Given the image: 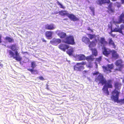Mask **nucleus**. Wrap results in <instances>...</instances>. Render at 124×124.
<instances>
[{"instance_id":"33","label":"nucleus","mask_w":124,"mask_h":124,"mask_svg":"<svg viewBox=\"0 0 124 124\" xmlns=\"http://www.w3.org/2000/svg\"><path fill=\"white\" fill-rule=\"evenodd\" d=\"M119 29L120 31V33L123 35L124 34L122 30L124 29V25L123 24H121L120 26V28H119Z\"/></svg>"},{"instance_id":"41","label":"nucleus","mask_w":124,"mask_h":124,"mask_svg":"<svg viewBox=\"0 0 124 124\" xmlns=\"http://www.w3.org/2000/svg\"><path fill=\"white\" fill-rule=\"evenodd\" d=\"M113 32H111V30L110 32L109 33V34H110L112 37H114L115 36V35L114 34H112V33Z\"/></svg>"},{"instance_id":"36","label":"nucleus","mask_w":124,"mask_h":124,"mask_svg":"<svg viewBox=\"0 0 124 124\" xmlns=\"http://www.w3.org/2000/svg\"><path fill=\"white\" fill-rule=\"evenodd\" d=\"M89 9L91 10V11L92 12L93 16L95 15L94 14V8L92 7H89Z\"/></svg>"},{"instance_id":"15","label":"nucleus","mask_w":124,"mask_h":124,"mask_svg":"<svg viewBox=\"0 0 124 124\" xmlns=\"http://www.w3.org/2000/svg\"><path fill=\"white\" fill-rule=\"evenodd\" d=\"M100 43L101 44V46L104 47L108 44V42L106 40L105 38L103 37H101L100 38Z\"/></svg>"},{"instance_id":"11","label":"nucleus","mask_w":124,"mask_h":124,"mask_svg":"<svg viewBox=\"0 0 124 124\" xmlns=\"http://www.w3.org/2000/svg\"><path fill=\"white\" fill-rule=\"evenodd\" d=\"M112 58L115 59H116L119 58V54L116 50H112L111 52Z\"/></svg>"},{"instance_id":"47","label":"nucleus","mask_w":124,"mask_h":124,"mask_svg":"<svg viewBox=\"0 0 124 124\" xmlns=\"http://www.w3.org/2000/svg\"><path fill=\"white\" fill-rule=\"evenodd\" d=\"M122 4H124V0H120Z\"/></svg>"},{"instance_id":"30","label":"nucleus","mask_w":124,"mask_h":124,"mask_svg":"<svg viewBox=\"0 0 124 124\" xmlns=\"http://www.w3.org/2000/svg\"><path fill=\"white\" fill-rule=\"evenodd\" d=\"M5 39L9 43H12L14 41V40L12 38L8 36L6 37L5 38Z\"/></svg>"},{"instance_id":"28","label":"nucleus","mask_w":124,"mask_h":124,"mask_svg":"<svg viewBox=\"0 0 124 124\" xmlns=\"http://www.w3.org/2000/svg\"><path fill=\"white\" fill-rule=\"evenodd\" d=\"M90 50L92 51V55L93 56V55L95 56H96L98 55V52L96 49L91 48Z\"/></svg>"},{"instance_id":"10","label":"nucleus","mask_w":124,"mask_h":124,"mask_svg":"<svg viewBox=\"0 0 124 124\" xmlns=\"http://www.w3.org/2000/svg\"><path fill=\"white\" fill-rule=\"evenodd\" d=\"M122 23L124 24V12H123L119 16L118 21L114 22V23L115 24H120Z\"/></svg>"},{"instance_id":"39","label":"nucleus","mask_w":124,"mask_h":124,"mask_svg":"<svg viewBox=\"0 0 124 124\" xmlns=\"http://www.w3.org/2000/svg\"><path fill=\"white\" fill-rule=\"evenodd\" d=\"M12 50L15 51L16 50V46L15 45H12L10 47V48Z\"/></svg>"},{"instance_id":"27","label":"nucleus","mask_w":124,"mask_h":124,"mask_svg":"<svg viewBox=\"0 0 124 124\" xmlns=\"http://www.w3.org/2000/svg\"><path fill=\"white\" fill-rule=\"evenodd\" d=\"M87 34L88 36L89 39L91 40H92L93 39H94V40H95V39H96L97 36L94 34Z\"/></svg>"},{"instance_id":"21","label":"nucleus","mask_w":124,"mask_h":124,"mask_svg":"<svg viewBox=\"0 0 124 124\" xmlns=\"http://www.w3.org/2000/svg\"><path fill=\"white\" fill-rule=\"evenodd\" d=\"M95 59L92 55H90L86 57V60L88 62H91L93 61Z\"/></svg>"},{"instance_id":"17","label":"nucleus","mask_w":124,"mask_h":124,"mask_svg":"<svg viewBox=\"0 0 124 124\" xmlns=\"http://www.w3.org/2000/svg\"><path fill=\"white\" fill-rule=\"evenodd\" d=\"M111 3L110 0H98L97 1L98 4L100 5L105 3L109 4Z\"/></svg>"},{"instance_id":"14","label":"nucleus","mask_w":124,"mask_h":124,"mask_svg":"<svg viewBox=\"0 0 124 124\" xmlns=\"http://www.w3.org/2000/svg\"><path fill=\"white\" fill-rule=\"evenodd\" d=\"M70 46L67 45L63 44H60L58 46L59 48L64 51H65V50L69 47Z\"/></svg>"},{"instance_id":"4","label":"nucleus","mask_w":124,"mask_h":124,"mask_svg":"<svg viewBox=\"0 0 124 124\" xmlns=\"http://www.w3.org/2000/svg\"><path fill=\"white\" fill-rule=\"evenodd\" d=\"M62 42L68 44L72 45L75 44V43L73 36L70 35L67 36L62 40Z\"/></svg>"},{"instance_id":"20","label":"nucleus","mask_w":124,"mask_h":124,"mask_svg":"<svg viewBox=\"0 0 124 124\" xmlns=\"http://www.w3.org/2000/svg\"><path fill=\"white\" fill-rule=\"evenodd\" d=\"M108 43L109 46H112L115 49L116 48V45L111 38H109L108 39Z\"/></svg>"},{"instance_id":"51","label":"nucleus","mask_w":124,"mask_h":124,"mask_svg":"<svg viewBox=\"0 0 124 124\" xmlns=\"http://www.w3.org/2000/svg\"><path fill=\"white\" fill-rule=\"evenodd\" d=\"M3 65V64H0V66H1V67H2Z\"/></svg>"},{"instance_id":"7","label":"nucleus","mask_w":124,"mask_h":124,"mask_svg":"<svg viewBox=\"0 0 124 124\" xmlns=\"http://www.w3.org/2000/svg\"><path fill=\"white\" fill-rule=\"evenodd\" d=\"M36 65L35 62L34 61H33L31 62V67L32 68V69H28L27 70L30 71L32 74H37L38 73V71L37 70H34V68L36 67Z\"/></svg>"},{"instance_id":"23","label":"nucleus","mask_w":124,"mask_h":124,"mask_svg":"<svg viewBox=\"0 0 124 124\" xmlns=\"http://www.w3.org/2000/svg\"><path fill=\"white\" fill-rule=\"evenodd\" d=\"M77 57L79 60H86V57L83 54L78 55H77Z\"/></svg>"},{"instance_id":"24","label":"nucleus","mask_w":124,"mask_h":124,"mask_svg":"<svg viewBox=\"0 0 124 124\" xmlns=\"http://www.w3.org/2000/svg\"><path fill=\"white\" fill-rule=\"evenodd\" d=\"M58 35L62 39L65 38L67 37L66 34V33L63 32H61L59 33Z\"/></svg>"},{"instance_id":"50","label":"nucleus","mask_w":124,"mask_h":124,"mask_svg":"<svg viewBox=\"0 0 124 124\" xmlns=\"http://www.w3.org/2000/svg\"><path fill=\"white\" fill-rule=\"evenodd\" d=\"M122 82L123 83H124V76L123 77V78L122 80Z\"/></svg>"},{"instance_id":"46","label":"nucleus","mask_w":124,"mask_h":124,"mask_svg":"<svg viewBox=\"0 0 124 124\" xmlns=\"http://www.w3.org/2000/svg\"><path fill=\"white\" fill-rule=\"evenodd\" d=\"M1 35L0 34V43H1L2 42L1 41Z\"/></svg>"},{"instance_id":"38","label":"nucleus","mask_w":124,"mask_h":124,"mask_svg":"<svg viewBox=\"0 0 124 124\" xmlns=\"http://www.w3.org/2000/svg\"><path fill=\"white\" fill-rule=\"evenodd\" d=\"M102 59V56H100L98 58H95L96 61L100 63Z\"/></svg>"},{"instance_id":"16","label":"nucleus","mask_w":124,"mask_h":124,"mask_svg":"<svg viewBox=\"0 0 124 124\" xmlns=\"http://www.w3.org/2000/svg\"><path fill=\"white\" fill-rule=\"evenodd\" d=\"M97 42V39H95V40H94L92 41L91 42L90 41L88 46L89 47L91 48H92V47H94L96 45V43Z\"/></svg>"},{"instance_id":"43","label":"nucleus","mask_w":124,"mask_h":124,"mask_svg":"<svg viewBox=\"0 0 124 124\" xmlns=\"http://www.w3.org/2000/svg\"><path fill=\"white\" fill-rule=\"evenodd\" d=\"M39 79L41 80H44V79L42 76H40L39 77Z\"/></svg>"},{"instance_id":"26","label":"nucleus","mask_w":124,"mask_h":124,"mask_svg":"<svg viewBox=\"0 0 124 124\" xmlns=\"http://www.w3.org/2000/svg\"><path fill=\"white\" fill-rule=\"evenodd\" d=\"M53 32L51 31H47L45 32L46 36L47 38H51L52 36Z\"/></svg>"},{"instance_id":"31","label":"nucleus","mask_w":124,"mask_h":124,"mask_svg":"<svg viewBox=\"0 0 124 124\" xmlns=\"http://www.w3.org/2000/svg\"><path fill=\"white\" fill-rule=\"evenodd\" d=\"M73 52V48H71L70 49H68L67 51V53L70 55L72 54V53Z\"/></svg>"},{"instance_id":"9","label":"nucleus","mask_w":124,"mask_h":124,"mask_svg":"<svg viewBox=\"0 0 124 124\" xmlns=\"http://www.w3.org/2000/svg\"><path fill=\"white\" fill-rule=\"evenodd\" d=\"M102 48L103 49V54L106 57H108L111 54L112 50L109 48H107L105 46L103 47Z\"/></svg>"},{"instance_id":"5","label":"nucleus","mask_w":124,"mask_h":124,"mask_svg":"<svg viewBox=\"0 0 124 124\" xmlns=\"http://www.w3.org/2000/svg\"><path fill=\"white\" fill-rule=\"evenodd\" d=\"M123 61L121 59H119L116 61L115 64L118 67L114 69V72L118 71L121 72L122 71L123 68L124 67V65L123 64Z\"/></svg>"},{"instance_id":"1","label":"nucleus","mask_w":124,"mask_h":124,"mask_svg":"<svg viewBox=\"0 0 124 124\" xmlns=\"http://www.w3.org/2000/svg\"><path fill=\"white\" fill-rule=\"evenodd\" d=\"M95 81L96 82L99 81V84H101L103 85L105 84L102 89L103 92L107 95H109V93L108 90V88H112L113 86V80L112 79H108L107 81L104 78L103 75L100 73L95 78Z\"/></svg>"},{"instance_id":"40","label":"nucleus","mask_w":124,"mask_h":124,"mask_svg":"<svg viewBox=\"0 0 124 124\" xmlns=\"http://www.w3.org/2000/svg\"><path fill=\"white\" fill-rule=\"evenodd\" d=\"M88 67L89 68H92L93 67V63L91 62H88Z\"/></svg>"},{"instance_id":"32","label":"nucleus","mask_w":124,"mask_h":124,"mask_svg":"<svg viewBox=\"0 0 124 124\" xmlns=\"http://www.w3.org/2000/svg\"><path fill=\"white\" fill-rule=\"evenodd\" d=\"M14 52L15 53H13L10 50L9 52V54L10 56V57H13V58L14 59L16 58V57L14 56L15 55V54H16V51H15Z\"/></svg>"},{"instance_id":"42","label":"nucleus","mask_w":124,"mask_h":124,"mask_svg":"<svg viewBox=\"0 0 124 124\" xmlns=\"http://www.w3.org/2000/svg\"><path fill=\"white\" fill-rule=\"evenodd\" d=\"M87 30L88 31H90L92 32L93 31V30L92 29H91L90 27H88L87 28Z\"/></svg>"},{"instance_id":"2","label":"nucleus","mask_w":124,"mask_h":124,"mask_svg":"<svg viewBox=\"0 0 124 124\" xmlns=\"http://www.w3.org/2000/svg\"><path fill=\"white\" fill-rule=\"evenodd\" d=\"M59 15L62 16H67L71 21L75 22L78 21L79 19L72 14H69L66 10H61L59 12Z\"/></svg>"},{"instance_id":"45","label":"nucleus","mask_w":124,"mask_h":124,"mask_svg":"<svg viewBox=\"0 0 124 124\" xmlns=\"http://www.w3.org/2000/svg\"><path fill=\"white\" fill-rule=\"evenodd\" d=\"M98 73H99L98 72V71H97V72H96L95 73H93V74L94 75H96L97 74H98Z\"/></svg>"},{"instance_id":"52","label":"nucleus","mask_w":124,"mask_h":124,"mask_svg":"<svg viewBox=\"0 0 124 124\" xmlns=\"http://www.w3.org/2000/svg\"><path fill=\"white\" fill-rule=\"evenodd\" d=\"M68 19L67 18H64L63 19L64 20H67Z\"/></svg>"},{"instance_id":"34","label":"nucleus","mask_w":124,"mask_h":124,"mask_svg":"<svg viewBox=\"0 0 124 124\" xmlns=\"http://www.w3.org/2000/svg\"><path fill=\"white\" fill-rule=\"evenodd\" d=\"M115 5L117 8H119L120 7L122 6L121 3L118 2H116L115 3Z\"/></svg>"},{"instance_id":"6","label":"nucleus","mask_w":124,"mask_h":124,"mask_svg":"<svg viewBox=\"0 0 124 124\" xmlns=\"http://www.w3.org/2000/svg\"><path fill=\"white\" fill-rule=\"evenodd\" d=\"M107 67L105 66H103L102 68L104 72L108 71L109 72H111V70L113 69L114 66L113 64H108L107 65Z\"/></svg>"},{"instance_id":"49","label":"nucleus","mask_w":124,"mask_h":124,"mask_svg":"<svg viewBox=\"0 0 124 124\" xmlns=\"http://www.w3.org/2000/svg\"><path fill=\"white\" fill-rule=\"evenodd\" d=\"M87 72V71L86 70H84L83 72V73H86Z\"/></svg>"},{"instance_id":"19","label":"nucleus","mask_w":124,"mask_h":124,"mask_svg":"<svg viewBox=\"0 0 124 124\" xmlns=\"http://www.w3.org/2000/svg\"><path fill=\"white\" fill-rule=\"evenodd\" d=\"M76 64L74 66V70L76 71H81L82 69H83L85 68L83 66H79L78 67Z\"/></svg>"},{"instance_id":"18","label":"nucleus","mask_w":124,"mask_h":124,"mask_svg":"<svg viewBox=\"0 0 124 124\" xmlns=\"http://www.w3.org/2000/svg\"><path fill=\"white\" fill-rule=\"evenodd\" d=\"M122 84L121 83L117 81L115 82L114 84V86L115 88V89L119 90Z\"/></svg>"},{"instance_id":"35","label":"nucleus","mask_w":124,"mask_h":124,"mask_svg":"<svg viewBox=\"0 0 124 124\" xmlns=\"http://www.w3.org/2000/svg\"><path fill=\"white\" fill-rule=\"evenodd\" d=\"M86 64V62H81L77 63H76V65L77 66H80L82 65H85Z\"/></svg>"},{"instance_id":"3","label":"nucleus","mask_w":124,"mask_h":124,"mask_svg":"<svg viewBox=\"0 0 124 124\" xmlns=\"http://www.w3.org/2000/svg\"><path fill=\"white\" fill-rule=\"evenodd\" d=\"M119 94V92L117 90L114 89L112 92V95L111 97V100L115 102H117V103L123 102L124 103V99L120 100H118Z\"/></svg>"},{"instance_id":"13","label":"nucleus","mask_w":124,"mask_h":124,"mask_svg":"<svg viewBox=\"0 0 124 124\" xmlns=\"http://www.w3.org/2000/svg\"><path fill=\"white\" fill-rule=\"evenodd\" d=\"M61 40L59 39H53L52 40L50 41V43L54 45H57L58 44L61 43Z\"/></svg>"},{"instance_id":"8","label":"nucleus","mask_w":124,"mask_h":124,"mask_svg":"<svg viewBox=\"0 0 124 124\" xmlns=\"http://www.w3.org/2000/svg\"><path fill=\"white\" fill-rule=\"evenodd\" d=\"M112 3H110L107 8L108 9L107 12L110 14H113L115 12V8L112 7Z\"/></svg>"},{"instance_id":"29","label":"nucleus","mask_w":124,"mask_h":124,"mask_svg":"<svg viewBox=\"0 0 124 124\" xmlns=\"http://www.w3.org/2000/svg\"><path fill=\"white\" fill-rule=\"evenodd\" d=\"M111 30V32H118L119 33H120V31L119 29V28H118L117 27L115 28L113 30L112 29V26H111L109 27Z\"/></svg>"},{"instance_id":"44","label":"nucleus","mask_w":124,"mask_h":124,"mask_svg":"<svg viewBox=\"0 0 124 124\" xmlns=\"http://www.w3.org/2000/svg\"><path fill=\"white\" fill-rule=\"evenodd\" d=\"M48 86L49 85L47 84H46V89L48 90H49V88L48 87Z\"/></svg>"},{"instance_id":"22","label":"nucleus","mask_w":124,"mask_h":124,"mask_svg":"<svg viewBox=\"0 0 124 124\" xmlns=\"http://www.w3.org/2000/svg\"><path fill=\"white\" fill-rule=\"evenodd\" d=\"M82 41L86 44H88L90 42V40L88 38L85 37H83L82 39Z\"/></svg>"},{"instance_id":"48","label":"nucleus","mask_w":124,"mask_h":124,"mask_svg":"<svg viewBox=\"0 0 124 124\" xmlns=\"http://www.w3.org/2000/svg\"><path fill=\"white\" fill-rule=\"evenodd\" d=\"M42 40L43 41V42H46V41L44 39H42Z\"/></svg>"},{"instance_id":"12","label":"nucleus","mask_w":124,"mask_h":124,"mask_svg":"<svg viewBox=\"0 0 124 124\" xmlns=\"http://www.w3.org/2000/svg\"><path fill=\"white\" fill-rule=\"evenodd\" d=\"M55 28L54 24L53 23L47 24L45 26V28L47 30H52Z\"/></svg>"},{"instance_id":"37","label":"nucleus","mask_w":124,"mask_h":124,"mask_svg":"<svg viewBox=\"0 0 124 124\" xmlns=\"http://www.w3.org/2000/svg\"><path fill=\"white\" fill-rule=\"evenodd\" d=\"M57 4L60 6V7L61 8H62L63 9H64L65 7L63 6L62 4L60 3L59 1H57Z\"/></svg>"},{"instance_id":"25","label":"nucleus","mask_w":124,"mask_h":124,"mask_svg":"<svg viewBox=\"0 0 124 124\" xmlns=\"http://www.w3.org/2000/svg\"><path fill=\"white\" fill-rule=\"evenodd\" d=\"M16 60L20 62V63L21 64V62H20L22 59V58L19 55V53H18L16 51Z\"/></svg>"}]
</instances>
